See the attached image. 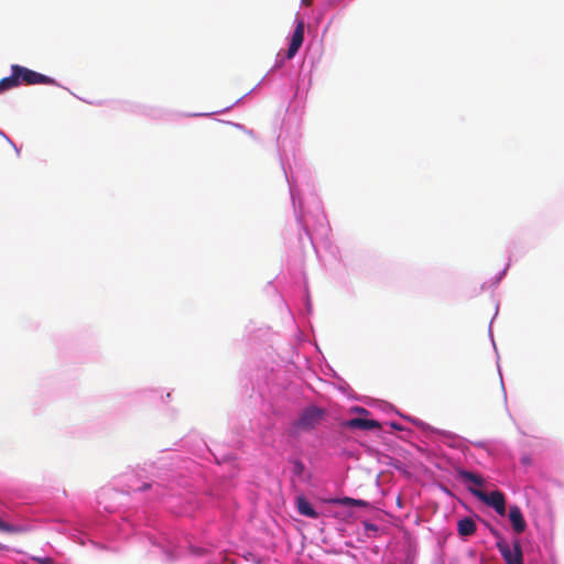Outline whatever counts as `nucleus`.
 <instances>
[{
  "label": "nucleus",
  "mask_w": 564,
  "mask_h": 564,
  "mask_svg": "<svg viewBox=\"0 0 564 564\" xmlns=\"http://www.w3.org/2000/svg\"><path fill=\"white\" fill-rule=\"evenodd\" d=\"M11 72H13L14 77L19 85H55V80L46 75L34 72L24 66L14 64L11 66Z\"/></svg>",
  "instance_id": "obj_1"
},
{
  "label": "nucleus",
  "mask_w": 564,
  "mask_h": 564,
  "mask_svg": "<svg viewBox=\"0 0 564 564\" xmlns=\"http://www.w3.org/2000/svg\"><path fill=\"white\" fill-rule=\"evenodd\" d=\"M496 545L506 564H523V554L519 540H514L512 544H509L506 540H499Z\"/></svg>",
  "instance_id": "obj_2"
},
{
  "label": "nucleus",
  "mask_w": 564,
  "mask_h": 564,
  "mask_svg": "<svg viewBox=\"0 0 564 564\" xmlns=\"http://www.w3.org/2000/svg\"><path fill=\"white\" fill-rule=\"evenodd\" d=\"M323 416L324 410L315 405H311L300 414L295 426L302 431H311L321 423Z\"/></svg>",
  "instance_id": "obj_3"
},
{
  "label": "nucleus",
  "mask_w": 564,
  "mask_h": 564,
  "mask_svg": "<svg viewBox=\"0 0 564 564\" xmlns=\"http://www.w3.org/2000/svg\"><path fill=\"white\" fill-rule=\"evenodd\" d=\"M471 494L476 496L479 500L485 502L486 505L492 507L496 512L500 516L506 513V500L505 496L501 491H492L490 494H486L480 489L469 488Z\"/></svg>",
  "instance_id": "obj_4"
},
{
  "label": "nucleus",
  "mask_w": 564,
  "mask_h": 564,
  "mask_svg": "<svg viewBox=\"0 0 564 564\" xmlns=\"http://www.w3.org/2000/svg\"><path fill=\"white\" fill-rule=\"evenodd\" d=\"M304 41V23L300 21L292 34L291 43L288 48L286 57L291 59L299 52Z\"/></svg>",
  "instance_id": "obj_5"
},
{
  "label": "nucleus",
  "mask_w": 564,
  "mask_h": 564,
  "mask_svg": "<svg viewBox=\"0 0 564 564\" xmlns=\"http://www.w3.org/2000/svg\"><path fill=\"white\" fill-rule=\"evenodd\" d=\"M343 425L348 429H359V430H364V431L381 429V424L378 421L371 420V419H364V417L350 419V420L344 422Z\"/></svg>",
  "instance_id": "obj_6"
},
{
  "label": "nucleus",
  "mask_w": 564,
  "mask_h": 564,
  "mask_svg": "<svg viewBox=\"0 0 564 564\" xmlns=\"http://www.w3.org/2000/svg\"><path fill=\"white\" fill-rule=\"evenodd\" d=\"M509 519L512 524V529L518 533H522L525 528L527 523L523 518L522 511L518 506H511L509 508Z\"/></svg>",
  "instance_id": "obj_7"
},
{
  "label": "nucleus",
  "mask_w": 564,
  "mask_h": 564,
  "mask_svg": "<svg viewBox=\"0 0 564 564\" xmlns=\"http://www.w3.org/2000/svg\"><path fill=\"white\" fill-rule=\"evenodd\" d=\"M476 523L471 518H463L457 523V531L460 536H470L476 532Z\"/></svg>",
  "instance_id": "obj_8"
},
{
  "label": "nucleus",
  "mask_w": 564,
  "mask_h": 564,
  "mask_svg": "<svg viewBox=\"0 0 564 564\" xmlns=\"http://www.w3.org/2000/svg\"><path fill=\"white\" fill-rule=\"evenodd\" d=\"M296 506H297V511L300 514L312 518V519L318 518V513L315 511V509L312 507V505L304 497H299L296 499Z\"/></svg>",
  "instance_id": "obj_9"
},
{
  "label": "nucleus",
  "mask_w": 564,
  "mask_h": 564,
  "mask_svg": "<svg viewBox=\"0 0 564 564\" xmlns=\"http://www.w3.org/2000/svg\"><path fill=\"white\" fill-rule=\"evenodd\" d=\"M459 477L464 481L471 482V484H474L477 487H481L484 485V479L481 478V476H479V475H477L475 473L468 471V470H460L459 471Z\"/></svg>",
  "instance_id": "obj_10"
},
{
  "label": "nucleus",
  "mask_w": 564,
  "mask_h": 564,
  "mask_svg": "<svg viewBox=\"0 0 564 564\" xmlns=\"http://www.w3.org/2000/svg\"><path fill=\"white\" fill-rule=\"evenodd\" d=\"M15 87H18V82L13 72H11L10 76L0 79V94Z\"/></svg>",
  "instance_id": "obj_11"
},
{
  "label": "nucleus",
  "mask_w": 564,
  "mask_h": 564,
  "mask_svg": "<svg viewBox=\"0 0 564 564\" xmlns=\"http://www.w3.org/2000/svg\"><path fill=\"white\" fill-rule=\"evenodd\" d=\"M334 502L343 505V506H356V507H367V506H369V503L367 501H365V500L354 499V498H349V497H345V498H341V499H336Z\"/></svg>",
  "instance_id": "obj_12"
},
{
  "label": "nucleus",
  "mask_w": 564,
  "mask_h": 564,
  "mask_svg": "<svg viewBox=\"0 0 564 564\" xmlns=\"http://www.w3.org/2000/svg\"><path fill=\"white\" fill-rule=\"evenodd\" d=\"M292 464H293V468H292L293 474L299 477L302 476V474L304 473V469H305L304 464L301 460H294Z\"/></svg>",
  "instance_id": "obj_13"
},
{
  "label": "nucleus",
  "mask_w": 564,
  "mask_h": 564,
  "mask_svg": "<svg viewBox=\"0 0 564 564\" xmlns=\"http://www.w3.org/2000/svg\"><path fill=\"white\" fill-rule=\"evenodd\" d=\"M365 531L367 532L368 536H370V533H377L378 532V525L370 522H364Z\"/></svg>",
  "instance_id": "obj_14"
},
{
  "label": "nucleus",
  "mask_w": 564,
  "mask_h": 564,
  "mask_svg": "<svg viewBox=\"0 0 564 564\" xmlns=\"http://www.w3.org/2000/svg\"><path fill=\"white\" fill-rule=\"evenodd\" d=\"M0 531H3V532H14L15 529L11 524H8V523H6V522L0 520Z\"/></svg>",
  "instance_id": "obj_15"
},
{
  "label": "nucleus",
  "mask_w": 564,
  "mask_h": 564,
  "mask_svg": "<svg viewBox=\"0 0 564 564\" xmlns=\"http://www.w3.org/2000/svg\"><path fill=\"white\" fill-rule=\"evenodd\" d=\"M40 564H55L51 557H37L35 558Z\"/></svg>",
  "instance_id": "obj_16"
},
{
  "label": "nucleus",
  "mask_w": 564,
  "mask_h": 564,
  "mask_svg": "<svg viewBox=\"0 0 564 564\" xmlns=\"http://www.w3.org/2000/svg\"><path fill=\"white\" fill-rule=\"evenodd\" d=\"M355 411L358 412V413L368 414V411L366 409H364V408H356Z\"/></svg>",
  "instance_id": "obj_17"
},
{
  "label": "nucleus",
  "mask_w": 564,
  "mask_h": 564,
  "mask_svg": "<svg viewBox=\"0 0 564 564\" xmlns=\"http://www.w3.org/2000/svg\"><path fill=\"white\" fill-rule=\"evenodd\" d=\"M151 487V484H144L142 487H141V490H147Z\"/></svg>",
  "instance_id": "obj_18"
},
{
  "label": "nucleus",
  "mask_w": 564,
  "mask_h": 564,
  "mask_svg": "<svg viewBox=\"0 0 564 564\" xmlns=\"http://www.w3.org/2000/svg\"><path fill=\"white\" fill-rule=\"evenodd\" d=\"M391 426H392L393 429H397V430H399V429H400V427H399V425H398V424H395V423H391Z\"/></svg>",
  "instance_id": "obj_19"
}]
</instances>
